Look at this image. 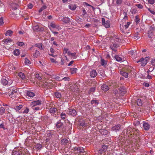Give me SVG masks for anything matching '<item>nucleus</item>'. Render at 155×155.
<instances>
[{
  "label": "nucleus",
  "instance_id": "obj_60",
  "mask_svg": "<svg viewBox=\"0 0 155 155\" xmlns=\"http://www.w3.org/2000/svg\"><path fill=\"white\" fill-rule=\"evenodd\" d=\"M130 22H127L126 24L124 25L125 27V29H127L129 27V25H130Z\"/></svg>",
  "mask_w": 155,
  "mask_h": 155
},
{
  "label": "nucleus",
  "instance_id": "obj_25",
  "mask_svg": "<svg viewBox=\"0 0 155 155\" xmlns=\"http://www.w3.org/2000/svg\"><path fill=\"white\" fill-rule=\"evenodd\" d=\"M42 147L41 144L40 143H37L35 144L34 146V147L35 149L37 150H40Z\"/></svg>",
  "mask_w": 155,
  "mask_h": 155
},
{
  "label": "nucleus",
  "instance_id": "obj_38",
  "mask_svg": "<svg viewBox=\"0 0 155 155\" xmlns=\"http://www.w3.org/2000/svg\"><path fill=\"white\" fill-rule=\"evenodd\" d=\"M40 55V53L37 50H35V52L33 54V56L36 58H37Z\"/></svg>",
  "mask_w": 155,
  "mask_h": 155
},
{
  "label": "nucleus",
  "instance_id": "obj_10",
  "mask_svg": "<svg viewBox=\"0 0 155 155\" xmlns=\"http://www.w3.org/2000/svg\"><path fill=\"white\" fill-rule=\"evenodd\" d=\"M119 45L116 43H113L110 45V48L115 52L117 51V48L119 47Z\"/></svg>",
  "mask_w": 155,
  "mask_h": 155
},
{
  "label": "nucleus",
  "instance_id": "obj_5",
  "mask_svg": "<svg viewBox=\"0 0 155 155\" xmlns=\"http://www.w3.org/2000/svg\"><path fill=\"white\" fill-rule=\"evenodd\" d=\"M138 131L139 130L137 129L132 128V130L130 131V138H132L133 139L136 138V134L138 133Z\"/></svg>",
  "mask_w": 155,
  "mask_h": 155
},
{
  "label": "nucleus",
  "instance_id": "obj_37",
  "mask_svg": "<svg viewBox=\"0 0 155 155\" xmlns=\"http://www.w3.org/2000/svg\"><path fill=\"white\" fill-rule=\"evenodd\" d=\"M13 33L12 31L11 30H8L6 31V32L5 33V34L6 36L9 35L11 36Z\"/></svg>",
  "mask_w": 155,
  "mask_h": 155
},
{
  "label": "nucleus",
  "instance_id": "obj_64",
  "mask_svg": "<svg viewBox=\"0 0 155 155\" xmlns=\"http://www.w3.org/2000/svg\"><path fill=\"white\" fill-rule=\"evenodd\" d=\"M149 11H150V12L153 15L155 14V12L153 10H152L150 8H148V9Z\"/></svg>",
  "mask_w": 155,
  "mask_h": 155
},
{
  "label": "nucleus",
  "instance_id": "obj_3",
  "mask_svg": "<svg viewBox=\"0 0 155 155\" xmlns=\"http://www.w3.org/2000/svg\"><path fill=\"white\" fill-rule=\"evenodd\" d=\"M18 94V92H17V90H15L14 91H8L6 93V94H8L10 97L13 99L16 97Z\"/></svg>",
  "mask_w": 155,
  "mask_h": 155
},
{
  "label": "nucleus",
  "instance_id": "obj_27",
  "mask_svg": "<svg viewBox=\"0 0 155 155\" xmlns=\"http://www.w3.org/2000/svg\"><path fill=\"white\" fill-rule=\"evenodd\" d=\"M68 7L69 8L72 10H75L77 8L76 5L75 4H70L69 5Z\"/></svg>",
  "mask_w": 155,
  "mask_h": 155
},
{
  "label": "nucleus",
  "instance_id": "obj_41",
  "mask_svg": "<svg viewBox=\"0 0 155 155\" xmlns=\"http://www.w3.org/2000/svg\"><path fill=\"white\" fill-rule=\"evenodd\" d=\"M153 36V34L152 31H150L148 33V36L149 38H152Z\"/></svg>",
  "mask_w": 155,
  "mask_h": 155
},
{
  "label": "nucleus",
  "instance_id": "obj_18",
  "mask_svg": "<svg viewBox=\"0 0 155 155\" xmlns=\"http://www.w3.org/2000/svg\"><path fill=\"white\" fill-rule=\"evenodd\" d=\"M143 127L144 130H148L150 128V125L147 122H143Z\"/></svg>",
  "mask_w": 155,
  "mask_h": 155
},
{
  "label": "nucleus",
  "instance_id": "obj_14",
  "mask_svg": "<svg viewBox=\"0 0 155 155\" xmlns=\"http://www.w3.org/2000/svg\"><path fill=\"white\" fill-rule=\"evenodd\" d=\"M119 94L121 96H123L127 92V91L124 87H120L119 88Z\"/></svg>",
  "mask_w": 155,
  "mask_h": 155
},
{
  "label": "nucleus",
  "instance_id": "obj_50",
  "mask_svg": "<svg viewBox=\"0 0 155 155\" xmlns=\"http://www.w3.org/2000/svg\"><path fill=\"white\" fill-rule=\"evenodd\" d=\"M140 20L138 18V15H137L135 16V22L136 24H138L140 22Z\"/></svg>",
  "mask_w": 155,
  "mask_h": 155
},
{
  "label": "nucleus",
  "instance_id": "obj_34",
  "mask_svg": "<svg viewBox=\"0 0 155 155\" xmlns=\"http://www.w3.org/2000/svg\"><path fill=\"white\" fill-rule=\"evenodd\" d=\"M42 44L41 43H39L38 44H35V46L38 48L40 50L43 49V48L42 47Z\"/></svg>",
  "mask_w": 155,
  "mask_h": 155
},
{
  "label": "nucleus",
  "instance_id": "obj_13",
  "mask_svg": "<svg viewBox=\"0 0 155 155\" xmlns=\"http://www.w3.org/2000/svg\"><path fill=\"white\" fill-rule=\"evenodd\" d=\"M68 55L70 57H71L72 59H76L77 57V56L76 53H71L70 51H68Z\"/></svg>",
  "mask_w": 155,
  "mask_h": 155
},
{
  "label": "nucleus",
  "instance_id": "obj_63",
  "mask_svg": "<svg viewBox=\"0 0 155 155\" xmlns=\"http://www.w3.org/2000/svg\"><path fill=\"white\" fill-rule=\"evenodd\" d=\"M136 52V51H130L129 53V54L131 55L132 56H133V57H134L133 55L134 53H135V52Z\"/></svg>",
  "mask_w": 155,
  "mask_h": 155
},
{
  "label": "nucleus",
  "instance_id": "obj_8",
  "mask_svg": "<svg viewBox=\"0 0 155 155\" xmlns=\"http://www.w3.org/2000/svg\"><path fill=\"white\" fill-rule=\"evenodd\" d=\"M64 124L61 122V120H58L57 122L55 124L56 127L58 129H62L64 126Z\"/></svg>",
  "mask_w": 155,
  "mask_h": 155
},
{
  "label": "nucleus",
  "instance_id": "obj_12",
  "mask_svg": "<svg viewBox=\"0 0 155 155\" xmlns=\"http://www.w3.org/2000/svg\"><path fill=\"white\" fill-rule=\"evenodd\" d=\"M121 127V125L119 124H117L116 125L112 127L111 130L117 132V131H119L120 130Z\"/></svg>",
  "mask_w": 155,
  "mask_h": 155
},
{
  "label": "nucleus",
  "instance_id": "obj_57",
  "mask_svg": "<svg viewBox=\"0 0 155 155\" xmlns=\"http://www.w3.org/2000/svg\"><path fill=\"white\" fill-rule=\"evenodd\" d=\"M138 34H139L137 33V34H135L134 36V38L137 40L140 37L138 36Z\"/></svg>",
  "mask_w": 155,
  "mask_h": 155
},
{
  "label": "nucleus",
  "instance_id": "obj_42",
  "mask_svg": "<svg viewBox=\"0 0 155 155\" xmlns=\"http://www.w3.org/2000/svg\"><path fill=\"white\" fill-rule=\"evenodd\" d=\"M137 104L138 106H141L142 105L143 102L141 99H138L137 100Z\"/></svg>",
  "mask_w": 155,
  "mask_h": 155
},
{
  "label": "nucleus",
  "instance_id": "obj_23",
  "mask_svg": "<svg viewBox=\"0 0 155 155\" xmlns=\"http://www.w3.org/2000/svg\"><path fill=\"white\" fill-rule=\"evenodd\" d=\"M99 131L102 134L104 135H106L108 134V130L104 129H100Z\"/></svg>",
  "mask_w": 155,
  "mask_h": 155
},
{
  "label": "nucleus",
  "instance_id": "obj_47",
  "mask_svg": "<svg viewBox=\"0 0 155 155\" xmlns=\"http://www.w3.org/2000/svg\"><path fill=\"white\" fill-rule=\"evenodd\" d=\"M96 89L95 87L91 88L88 91V93L91 94L92 92L93 93L94 92Z\"/></svg>",
  "mask_w": 155,
  "mask_h": 155
},
{
  "label": "nucleus",
  "instance_id": "obj_51",
  "mask_svg": "<svg viewBox=\"0 0 155 155\" xmlns=\"http://www.w3.org/2000/svg\"><path fill=\"white\" fill-rule=\"evenodd\" d=\"M116 4L118 5H120L122 2V0H114Z\"/></svg>",
  "mask_w": 155,
  "mask_h": 155
},
{
  "label": "nucleus",
  "instance_id": "obj_7",
  "mask_svg": "<svg viewBox=\"0 0 155 155\" xmlns=\"http://www.w3.org/2000/svg\"><path fill=\"white\" fill-rule=\"evenodd\" d=\"M33 30L36 31H43L44 30V28L42 27H40L37 24L33 26Z\"/></svg>",
  "mask_w": 155,
  "mask_h": 155
},
{
  "label": "nucleus",
  "instance_id": "obj_20",
  "mask_svg": "<svg viewBox=\"0 0 155 155\" xmlns=\"http://www.w3.org/2000/svg\"><path fill=\"white\" fill-rule=\"evenodd\" d=\"M90 75L91 78H94L97 75V73L96 71L93 69L90 72Z\"/></svg>",
  "mask_w": 155,
  "mask_h": 155
},
{
  "label": "nucleus",
  "instance_id": "obj_58",
  "mask_svg": "<svg viewBox=\"0 0 155 155\" xmlns=\"http://www.w3.org/2000/svg\"><path fill=\"white\" fill-rule=\"evenodd\" d=\"M35 78L39 80L41 79V76H40V74H36Z\"/></svg>",
  "mask_w": 155,
  "mask_h": 155
},
{
  "label": "nucleus",
  "instance_id": "obj_19",
  "mask_svg": "<svg viewBox=\"0 0 155 155\" xmlns=\"http://www.w3.org/2000/svg\"><path fill=\"white\" fill-rule=\"evenodd\" d=\"M107 146L103 145L102 148L98 150V153H103L105 152L107 150Z\"/></svg>",
  "mask_w": 155,
  "mask_h": 155
},
{
  "label": "nucleus",
  "instance_id": "obj_11",
  "mask_svg": "<svg viewBox=\"0 0 155 155\" xmlns=\"http://www.w3.org/2000/svg\"><path fill=\"white\" fill-rule=\"evenodd\" d=\"M132 130V128L128 127L127 129H125L124 130V134L125 135H127L128 137H130V131Z\"/></svg>",
  "mask_w": 155,
  "mask_h": 155
},
{
  "label": "nucleus",
  "instance_id": "obj_48",
  "mask_svg": "<svg viewBox=\"0 0 155 155\" xmlns=\"http://www.w3.org/2000/svg\"><path fill=\"white\" fill-rule=\"evenodd\" d=\"M124 25L121 24L120 25V30L122 31L123 33H125V30L126 29H125V27L124 26Z\"/></svg>",
  "mask_w": 155,
  "mask_h": 155
},
{
  "label": "nucleus",
  "instance_id": "obj_55",
  "mask_svg": "<svg viewBox=\"0 0 155 155\" xmlns=\"http://www.w3.org/2000/svg\"><path fill=\"white\" fill-rule=\"evenodd\" d=\"M101 64L102 65L105 66L106 64L105 63V61L104 59H101Z\"/></svg>",
  "mask_w": 155,
  "mask_h": 155
},
{
  "label": "nucleus",
  "instance_id": "obj_28",
  "mask_svg": "<svg viewBox=\"0 0 155 155\" xmlns=\"http://www.w3.org/2000/svg\"><path fill=\"white\" fill-rule=\"evenodd\" d=\"M79 125L83 127H84L86 126V124L84 120L80 121H79Z\"/></svg>",
  "mask_w": 155,
  "mask_h": 155
},
{
  "label": "nucleus",
  "instance_id": "obj_9",
  "mask_svg": "<svg viewBox=\"0 0 155 155\" xmlns=\"http://www.w3.org/2000/svg\"><path fill=\"white\" fill-rule=\"evenodd\" d=\"M140 62H141V65L143 67L146 65L147 62L146 58H141L139 60L137 61V63Z\"/></svg>",
  "mask_w": 155,
  "mask_h": 155
},
{
  "label": "nucleus",
  "instance_id": "obj_53",
  "mask_svg": "<svg viewBox=\"0 0 155 155\" xmlns=\"http://www.w3.org/2000/svg\"><path fill=\"white\" fill-rule=\"evenodd\" d=\"M3 18L1 16V15L0 14V26L3 25Z\"/></svg>",
  "mask_w": 155,
  "mask_h": 155
},
{
  "label": "nucleus",
  "instance_id": "obj_40",
  "mask_svg": "<svg viewBox=\"0 0 155 155\" xmlns=\"http://www.w3.org/2000/svg\"><path fill=\"white\" fill-rule=\"evenodd\" d=\"M47 8L46 5H44L39 9L38 12L39 13L41 12L44 10L46 9Z\"/></svg>",
  "mask_w": 155,
  "mask_h": 155
},
{
  "label": "nucleus",
  "instance_id": "obj_39",
  "mask_svg": "<svg viewBox=\"0 0 155 155\" xmlns=\"http://www.w3.org/2000/svg\"><path fill=\"white\" fill-rule=\"evenodd\" d=\"M77 69L76 68H70V72L72 74H74L76 72Z\"/></svg>",
  "mask_w": 155,
  "mask_h": 155
},
{
  "label": "nucleus",
  "instance_id": "obj_2",
  "mask_svg": "<svg viewBox=\"0 0 155 155\" xmlns=\"http://www.w3.org/2000/svg\"><path fill=\"white\" fill-rule=\"evenodd\" d=\"M67 112L69 115H71L73 117H75L77 115V111L72 108H69L67 110Z\"/></svg>",
  "mask_w": 155,
  "mask_h": 155
},
{
  "label": "nucleus",
  "instance_id": "obj_15",
  "mask_svg": "<svg viewBox=\"0 0 155 155\" xmlns=\"http://www.w3.org/2000/svg\"><path fill=\"white\" fill-rule=\"evenodd\" d=\"M60 20H61L64 23L66 24L69 23L70 21L69 18L67 17H64L62 18L61 17L59 18Z\"/></svg>",
  "mask_w": 155,
  "mask_h": 155
},
{
  "label": "nucleus",
  "instance_id": "obj_35",
  "mask_svg": "<svg viewBox=\"0 0 155 155\" xmlns=\"http://www.w3.org/2000/svg\"><path fill=\"white\" fill-rule=\"evenodd\" d=\"M78 152L79 153H84L85 152L84 149L81 147H78Z\"/></svg>",
  "mask_w": 155,
  "mask_h": 155
},
{
  "label": "nucleus",
  "instance_id": "obj_43",
  "mask_svg": "<svg viewBox=\"0 0 155 155\" xmlns=\"http://www.w3.org/2000/svg\"><path fill=\"white\" fill-rule=\"evenodd\" d=\"M5 111V109L3 107H0V115H2Z\"/></svg>",
  "mask_w": 155,
  "mask_h": 155
},
{
  "label": "nucleus",
  "instance_id": "obj_45",
  "mask_svg": "<svg viewBox=\"0 0 155 155\" xmlns=\"http://www.w3.org/2000/svg\"><path fill=\"white\" fill-rule=\"evenodd\" d=\"M61 118L62 119H64L67 117V115L65 113L62 112L61 114Z\"/></svg>",
  "mask_w": 155,
  "mask_h": 155
},
{
  "label": "nucleus",
  "instance_id": "obj_54",
  "mask_svg": "<svg viewBox=\"0 0 155 155\" xmlns=\"http://www.w3.org/2000/svg\"><path fill=\"white\" fill-rule=\"evenodd\" d=\"M151 62L152 65L155 67V58H153L151 60Z\"/></svg>",
  "mask_w": 155,
  "mask_h": 155
},
{
  "label": "nucleus",
  "instance_id": "obj_44",
  "mask_svg": "<svg viewBox=\"0 0 155 155\" xmlns=\"http://www.w3.org/2000/svg\"><path fill=\"white\" fill-rule=\"evenodd\" d=\"M32 109L34 110H38L41 109V107H40L37 106H32Z\"/></svg>",
  "mask_w": 155,
  "mask_h": 155
},
{
  "label": "nucleus",
  "instance_id": "obj_31",
  "mask_svg": "<svg viewBox=\"0 0 155 155\" xmlns=\"http://www.w3.org/2000/svg\"><path fill=\"white\" fill-rule=\"evenodd\" d=\"M57 111V109L54 107H51L49 111L51 113L54 114Z\"/></svg>",
  "mask_w": 155,
  "mask_h": 155
},
{
  "label": "nucleus",
  "instance_id": "obj_17",
  "mask_svg": "<svg viewBox=\"0 0 155 155\" xmlns=\"http://www.w3.org/2000/svg\"><path fill=\"white\" fill-rule=\"evenodd\" d=\"M42 103V101L40 100L34 101L31 102V105L33 106L40 105Z\"/></svg>",
  "mask_w": 155,
  "mask_h": 155
},
{
  "label": "nucleus",
  "instance_id": "obj_4",
  "mask_svg": "<svg viewBox=\"0 0 155 155\" xmlns=\"http://www.w3.org/2000/svg\"><path fill=\"white\" fill-rule=\"evenodd\" d=\"M2 83L4 85H10L12 83V81L7 78V79L6 78H3L1 80Z\"/></svg>",
  "mask_w": 155,
  "mask_h": 155
},
{
  "label": "nucleus",
  "instance_id": "obj_56",
  "mask_svg": "<svg viewBox=\"0 0 155 155\" xmlns=\"http://www.w3.org/2000/svg\"><path fill=\"white\" fill-rule=\"evenodd\" d=\"M17 44L18 45L20 46H22L24 45V43L23 42L19 41H18L17 42Z\"/></svg>",
  "mask_w": 155,
  "mask_h": 155
},
{
  "label": "nucleus",
  "instance_id": "obj_36",
  "mask_svg": "<svg viewBox=\"0 0 155 155\" xmlns=\"http://www.w3.org/2000/svg\"><path fill=\"white\" fill-rule=\"evenodd\" d=\"M54 95L57 98H60L61 97V93L60 92H55Z\"/></svg>",
  "mask_w": 155,
  "mask_h": 155
},
{
  "label": "nucleus",
  "instance_id": "obj_52",
  "mask_svg": "<svg viewBox=\"0 0 155 155\" xmlns=\"http://www.w3.org/2000/svg\"><path fill=\"white\" fill-rule=\"evenodd\" d=\"M25 64H31L30 61L26 58H25Z\"/></svg>",
  "mask_w": 155,
  "mask_h": 155
},
{
  "label": "nucleus",
  "instance_id": "obj_16",
  "mask_svg": "<svg viewBox=\"0 0 155 155\" xmlns=\"http://www.w3.org/2000/svg\"><path fill=\"white\" fill-rule=\"evenodd\" d=\"M130 72V71L128 70L127 71H120V74L121 75L124 76L125 78H127L128 75V73Z\"/></svg>",
  "mask_w": 155,
  "mask_h": 155
},
{
  "label": "nucleus",
  "instance_id": "obj_26",
  "mask_svg": "<svg viewBox=\"0 0 155 155\" xmlns=\"http://www.w3.org/2000/svg\"><path fill=\"white\" fill-rule=\"evenodd\" d=\"M17 90V92H18V88L15 86L10 87L8 88V91H14Z\"/></svg>",
  "mask_w": 155,
  "mask_h": 155
},
{
  "label": "nucleus",
  "instance_id": "obj_29",
  "mask_svg": "<svg viewBox=\"0 0 155 155\" xmlns=\"http://www.w3.org/2000/svg\"><path fill=\"white\" fill-rule=\"evenodd\" d=\"M26 95L30 97H33L35 96V94L33 92L29 91L27 92Z\"/></svg>",
  "mask_w": 155,
  "mask_h": 155
},
{
  "label": "nucleus",
  "instance_id": "obj_1",
  "mask_svg": "<svg viewBox=\"0 0 155 155\" xmlns=\"http://www.w3.org/2000/svg\"><path fill=\"white\" fill-rule=\"evenodd\" d=\"M25 151L24 149L21 150H13L12 152V155H25Z\"/></svg>",
  "mask_w": 155,
  "mask_h": 155
},
{
  "label": "nucleus",
  "instance_id": "obj_46",
  "mask_svg": "<svg viewBox=\"0 0 155 155\" xmlns=\"http://www.w3.org/2000/svg\"><path fill=\"white\" fill-rule=\"evenodd\" d=\"M23 107L22 105H20L19 106H16L15 107V109L16 111H18L21 109Z\"/></svg>",
  "mask_w": 155,
  "mask_h": 155
},
{
  "label": "nucleus",
  "instance_id": "obj_49",
  "mask_svg": "<svg viewBox=\"0 0 155 155\" xmlns=\"http://www.w3.org/2000/svg\"><path fill=\"white\" fill-rule=\"evenodd\" d=\"M20 52L18 50L16 49L14 51V54L15 56H18Z\"/></svg>",
  "mask_w": 155,
  "mask_h": 155
},
{
  "label": "nucleus",
  "instance_id": "obj_33",
  "mask_svg": "<svg viewBox=\"0 0 155 155\" xmlns=\"http://www.w3.org/2000/svg\"><path fill=\"white\" fill-rule=\"evenodd\" d=\"M18 75V76L22 79H24L25 78V74L22 72H20L19 73Z\"/></svg>",
  "mask_w": 155,
  "mask_h": 155
},
{
  "label": "nucleus",
  "instance_id": "obj_32",
  "mask_svg": "<svg viewBox=\"0 0 155 155\" xmlns=\"http://www.w3.org/2000/svg\"><path fill=\"white\" fill-rule=\"evenodd\" d=\"M4 43H6L7 45L8 44V43H10L11 41H12V40L11 39L9 38L6 39H4L2 41Z\"/></svg>",
  "mask_w": 155,
  "mask_h": 155
},
{
  "label": "nucleus",
  "instance_id": "obj_24",
  "mask_svg": "<svg viewBox=\"0 0 155 155\" xmlns=\"http://www.w3.org/2000/svg\"><path fill=\"white\" fill-rule=\"evenodd\" d=\"M61 143L62 145H67L69 143V141L66 139H63L61 140Z\"/></svg>",
  "mask_w": 155,
  "mask_h": 155
},
{
  "label": "nucleus",
  "instance_id": "obj_22",
  "mask_svg": "<svg viewBox=\"0 0 155 155\" xmlns=\"http://www.w3.org/2000/svg\"><path fill=\"white\" fill-rule=\"evenodd\" d=\"M114 58L116 60L119 62L122 61H124V58H122L121 57H120L118 55H115L114 56Z\"/></svg>",
  "mask_w": 155,
  "mask_h": 155
},
{
  "label": "nucleus",
  "instance_id": "obj_30",
  "mask_svg": "<svg viewBox=\"0 0 155 155\" xmlns=\"http://www.w3.org/2000/svg\"><path fill=\"white\" fill-rule=\"evenodd\" d=\"M91 103L92 105L94 104L98 105L99 104V101L97 100L93 99L91 101Z\"/></svg>",
  "mask_w": 155,
  "mask_h": 155
},
{
  "label": "nucleus",
  "instance_id": "obj_6",
  "mask_svg": "<svg viewBox=\"0 0 155 155\" xmlns=\"http://www.w3.org/2000/svg\"><path fill=\"white\" fill-rule=\"evenodd\" d=\"M102 25L105 26L106 28H109L110 26V21L109 20L105 21V19L104 18H101Z\"/></svg>",
  "mask_w": 155,
  "mask_h": 155
},
{
  "label": "nucleus",
  "instance_id": "obj_21",
  "mask_svg": "<svg viewBox=\"0 0 155 155\" xmlns=\"http://www.w3.org/2000/svg\"><path fill=\"white\" fill-rule=\"evenodd\" d=\"M101 89L104 91H107L109 89V87L106 84H103L101 87Z\"/></svg>",
  "mask_w": 155,
  "mask_h": 155
},
{
  "label": "nucleus",
  "instance_id": "obj_62",
  "mask_svg": "<svg viewBox=\"0 0 155 155\" xmlns=\"http://www.w3.org/2000/svg\"><path fill=\"white\" fill-rule=\"evenodd\" d=\"M68 48H64V54H65L67 53H68Z\"/></svg>",
  "mask_w": 155,
  "mask_h": 155
},
{
  "label": "nucleus",
  "instance_id": "obj_61",
  "mask_svg": "<svg viewBox=\"0 0 155 155\" xmlns=\"http://www.w3.org/2000/svg\"><path fill=\"white\" fill-rule=\"evenodd\" d=\"M70 79V78L68 77H64L61 80H64V81H69Z\"/></svg>",
  "mask_w": 155,
  "mask_h": 155
},
{
  "label": "nucleus",
  "instance_id": "obj_59",
  "mask_svg": "<svg viewBox=\"0 0 155 155\" xmlns=\"http://www.w3.org/2000/svg\"><path fill=\"white\" fill-rule=\"evenodd\" d=\"M29 111V109L28 107H26V108L23 111V113L24 114H28Z\"/></svg>",
  "mask_w": 155,
  "mask_h": 155
}]
</instances>
